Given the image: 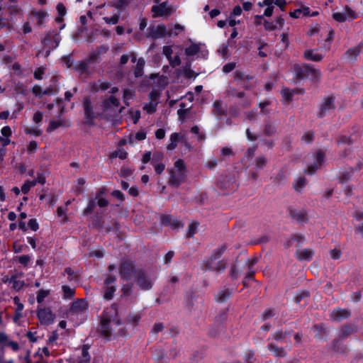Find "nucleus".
Returning <instances> with one entry per match:
<instances>
[{
    "instance_id": "obj_28",
    "label": "nucleus",
    "mask_w": 363,
    "mask_h": 363,
    "mask_svg": "<svg viewBox=\"0 0 363 363\" xmlns=\"http://www.w3.org/2000/svg\"><path fill=\"white\" fill-rule=\"evenodd\" d=\"M109 87V84L108 82H103V81H99L97 83L94 84V85L92 86V89L95 91H105L108 89Z\"/></svg>"
},
{
    "instance_id": "obj_30",
    "label": "nucleus",
    "mask_w": 363,
    "mask_h": 363,
    "mask_svg": "<svg viewBox=\"0 0 363 363\" xmlns=\"http://www.w3.org/2000/svg\"><path fill=\"white\" fill-rule=\"evenodd\" d=\"M134 96V92L133 91L125 89L123 90V100L126 106L129 105V101L132 99Z\"/></svg>"
},
{
    "instance_id": "obj_47",
    "label": "nucleus",
    "mask_w": 363,
    "mask_h": 363,
    "mask_svg": "<svg viewBox=\"0 0 363 363\" xmlns=\"http://www.w3.org/2000/svg\"><path fill=\"white\" fill-rule=\"evenodd\" d=\"M108 47L106 45L100 46L94 53L93 57H96L98 55H103L107 52Z\"/></svg>"
},
{
    "instance_id": "obj_38",
    "label": "nucleus",
    "mask_w": 363,
    "mask_h": 363,
    "mask_svg": "<svg viewBox=\"0 0 363 363\" xmlns=\"http://www.w3.org/2000/svg\"><path fill=\"white\" fill-rule=\"evenodd\" d=\"M36 185V182L26 181L21 187V191L23 194H27L30 189Z\"/></svg>"
},
{
    "instance_id": "obj_8",
    "label": "nucleus",
    "mask_w": 363,
    "mask_h": 363,
    "mask_svg": "<svg viewBox=\"0 0 363 363\" xmlns=\"http://www.w3.org/2000/svg\"><path fill=\"white\" fill-rule=\"evenodd\" d=\"M357 14L350 8L345 7L342 12H335L333 14V18L338 21L343 22L347 20L354 19L357 18Z\"/></svg>"
},
{
    "instance_id": "obj_37",
    "label": "nucleus",
    "mask_w": 363,
    "mask_h": 363,
    "mask_svg": "<svg viewBox=\"0 0 363 363\" xmlns=\"http://www.w3.org/2000/svg\"><path fill=\"white\" fill-rule=\"evenodd\" d=\"M62 291L66 298H72L75 293V289L68 286H62Z\"/></svg>"
},
{
    "instance_id": "obj_58",
    "label": "nucleus",
    "mask_w": 363,
    "mask_h": 363,
    "mask_svg": "<svg viewBox=\"0 0 363 363\" xmlns=\"http://www.w3.org/2000/svg\"><path fill=\"white\" fill-rule=\"evenodd\" d=\"M30 257L28 255H21L18 257V261L21 264L26 266L30 262Z\"/></svg>"
},
{
    "instance_id": "obj_20",
    "label": "nucleus",
    "mask_w": 363,
    "mask_h": 363,
    "mask_svg": "<svg viewBox=\"0 0 363 363\" xmlns=\"http://www.w3.org/2000/svg\"><path fill=\"white\" fill-rule=\"evenodd\" d=\"M201 45L199 44H192L185 50V54L187 57H193L198 54V52L201 50Z\"/></svg>"
},
{
    "instance_id": "obj_15",
    "label": "nucleus",
    "mask_w": 363,
    "mask_h": 363,
    "mask_svg": "<svg viewBox=\"0 0 363 363\" xmlns=\"http://www.w3.org/2000/svg\"><path fill=\"white\" fill-rule=\"evenodd\" d=\"M157 95L155 92H152L150 94V99L151 101L148 104H145L143 106V109L147 113H152L156 111L157 104L156 102Z\"/></svg>"
},
{
    "instance_id": "obj_11",
    "label": "nucleus",
    "mask_w": 363,
    "mask_h": 363,
    "mask_svg": "<svg viewBox=\"0 0 363 363\" xmlns=\"http://www.w3.org/2000/svg\"><path fill=\"white\" fill-rule=\"evenodd\" d=\"M137 284L141 289L148 290L152 286V279L145 273H140L137 278Z\"/></svg>"
},
{
    "instance_id": "obj_9",
    "label": "nucleus",
    "mask_w": 363,
    "mask_h": 363,
    "mask_svg": "<svg viewBox=\"0 0 363 363\" xmlns=\"http://www.w3.org/2000/svg\"><path fill=\"white\" fill-rule=\"evenodd\" d=\"M60 40L61 38L59 34L55 32H50L43 40V43L45 46L53 49L58 46Z\"/></svg>"
},
{
    "instance_id": "obj_34",
    "label": "nucleus",
    "mask_w": 363,
    "mask_h": 363,
    "mask_svg": "<svg viewBox=\"0 0 363 363\" xmlns=\"http://www.w3.org/2000/svg\"><path fill=\"white\" fill-rule=\"evenodd\" d=\"M90 360V356L88 353V348L84 346L82 350V356L79 359V363H89Z\"/></svg>"
},
{
    "instance_id": "obj_14",
    "label": "nucleus",
    "mask_w": 363,
    "mask_h": 363,
    "mask_svg": "<svg viewBox=\"0 0 363 363\" xmlns=\"http://www.w3.org/2000/svg\"><path fill=\"white\" fill-rule=\"evenodd\" d=\"M334 108V99L333 97L326 98L320 106V111L319 114L320 116H323L328 111L333 109Z\"/></svg>"
},
{
    "instance_id": "obj_48",
    "label": "nucleus",
    "mask_w": 363,
    "mask_h": 363,
    "mask_svg": "<svg viewBox=\"0 0 363 363\" xmlns=\"http://www.w3.org/2000/svg\"><path fill=\"white\" fill-rule=\"evenodd\" d=\"M282 96L284 99L290 101L294 95V91L288 89H285L281 92Z\"/></svg>"
},
{
    "instance_id": "obj_39",
    "label": "nucleus",
    "mask_w": 363,
    "mask_h": 363,
    "mask_svg": "<svg viewBox=\"0 0 363 363\" xmlns=\"http://www.w3.org/2000/svg\"><path fill=\"white\" fill-rule=\"evenodd\" d=\"M155 33L160 35H168L169 29L167 28L165 25L160 24L157 26Z\"/></svg>"
},
{
    "instance_id": "obj_45",
    "label": "nucleus",
    "mask_w": 363,
    "mask_h": 363,
    "mask_svg": "<svg viewBox=\"0 0 363 363\" xmlns=\"http://www.w3.org/2000/svg\"><path fill=\"white\" fill-rule=\"evenodd\" d=\"M57 12H58L59 15L60 16V17H58L57 18V21H62V17L64 16L66 14L65 6L62 4H58L57 6Z\"/></svg>"
},
{
    "instance_id": "obj_53",
    "label": "nucleus",
    "mask_w": 363,
    "mask_h": 363,
    "mask_svg": "<svg viewBox=\"0 0 363 363\" xmlns=\"http://www.w3.org/2000/svg\"><path fill=\"white\" fill-rule=\"evenodd\" d=\"M28 226L33 231H36L39 228V225L36 219H30Z\"/></svg>"
},
{
    "instance_id": "obj_32",
    "label": "nucleus",
    "mask_w": 363,
    "mask_h": 363,
    "mask_svg": "<svg viewBox=\"0 0 363 363\" xmlns=\"http://www.w3.org/2000/svg\"><path fill=\"white\" fill-rule=\"evenodd\" d=\"M129 117L134 124L137 123L139 118H140V111L133 108L129 111Z\"/></svg>"
},
{
    "instance_id": "obj_40",
    "label": "nucleus",
    "mask_w": 363,
    "mask_h": 363,
    "mask_svg": "<svg viewBox=\"0 0 363 363\" xmlns=\"http://www.w3.org/2000/svg\"><path fill=\"white\" fill-rule=\"evenodd\" d=\"M199 227V223L197 222H191L189 225L188 228V236L192 237L197 231V228Z\"/></svg>"
},
{
    "instance_id": "obj_29",
    "label": "nucleus",
    "mask_w": 363,
    "mask_h": 363,
    "mask_svg": "<svg viewBox=\"0 0 363 363\" xmlns=\"http://www.w3.org/2000/svg\"><path fill=\"white\" fill-rule=\"evenodd\" d=\"M184 28L180 24H175L173 28H169L168 36L177 35L184 30Z\"/></svg>"
},
{
    "instance_id": "obj_23",
    "label": "nucleus",
    "mask_w": 363,
    "mask_h": 363,
    "mask_svg": "<svg viewBox=\"0 0 363 363\" xmlns=\"http://www.w3.org/2000/svg\"><path fill=\"white\" fill-rule=\"evenodd\" d=\"M17 278H18V275H16V274L13 275L9 280V283L12 284V287L15 290L18 291L21 289H22V287L24 285V283L23 281L18 280Z\"/></svg>"
},
{
    "instance_id": "obj_42",
    "label": "nucleus",
    "mask_w": 363,
    "mask_h": 363,
    "mask_svg": "<svg viewBox=\"0 0 363 363\" xmlns=\"http://www.w3.org/2000/svg\"><path fill=\"white\" fill-rule=\"evenodd\" d=\"M359 53V49L358 48H354L352 49H350L347 50L346 55L349 60H353L356 58V57Z\"/></svg>"
},
{
    "instance_id": "obj_13",
    "label": "nucleus",
    "mask_w": 363,
    "mask_h": 363,
    "mask_svg": "<svg viewBox=\"0 0 363 363\" xmlns=\"http://www.w3.org/2000/svg\"><path fill=\"white\" fill-rule=\"evenodd\" d=\"M120 272L122 278L126 280L130 279L133 272V264L128 262H123L121 266Z\"/></svg>"
},
{
    "instance_id": "obj_18",
    "label": "nucleus",
    "mask_w": 363,
    "mask_h": 363,
    "mask_svg": "<svg viewBox=\"0 0 363 363\" xmlns=\"http://www.w3.org/2000/svg\"><path fill=\"white\" fill-rule=\"evenodd\" d=\"M87 309V305L83 299L74 301L72 306V311L74 313L84 312Z\"/></svg>"
},
{
    "instance_id": "obj_46",
    "label": "nucleus",
    "mask_w": 363,
    "mask_h": 363,
    "mask_svg": "<svg viewBox=\"0 0 363 363\" xmlns=\"http://www.w3.org/2000/svg\"><path fill=\"white\" fill-rule=\"evenodd\" d=\"M104 20L108 24L115 25L118 22L119 16L117 14H115L111 17H104Z\"/></svg>"
},
{
    "instance_id": "obj_57",
    "label": "nucleus",
    "mask_w": 363,
    "mask_h": 363,
    "mask_svg": "<svg viewBox=\"0 0 363 363\" xmlns=\"http://www.w3.org/2000/svg\"><path fill=\"white\" fill-rule=\"evenodd\" d=\"M45 69L43 67H40L37 69L34 72V77L37 79H41L43 75L44 74Z\"/></svg>"
},
{
    "instance_id": "obj_6",
    "label": "nucleus",
    "mask_w": 363,
    "mask_h": 363,
    "mask_svg": "<svg viewBox=\"0 0 363 363\" xmlns=\"http://www.w3.org/2000/svg\"><path fill=\"white\" fill-rule=\"evenodd\" d=\"M175 11L176 9L172 5H169L167 1L162 2L160 4L154 5L152 7V16L154 18L167 17Z\"/></svg>"
},
{
    "instance_id": "obj_60",
    "label": "nucleus",
    "mask_w": 363,
    "mask_h": 363,
    "mask_svg": "<svg viewBox=\"0 0 363 363\" xmlns=\"http://www.w3.org/2000/svg\"><path fill=\"white\" fill-rule=\"evenodd\" d=\"M32 91H33V94H34L35 96H42L43 94H46V93H47L46 91H45V92H43H43H42V91H41V87H40V86H37V85H35V86H34L33 87Z\"/></svg>"
},
{
    "instance_id": "obj_26",
    "label": "nucleus",
    "mask_w": 363,
    "mask_h": 363,
    "mask_svg": "<svg viewBox=\"0 0 363 363\" xmlns=\"http://www.w3.org/2000/svg\"><path fill=\"white\" fill-rule=\"evenodd\" d=\"M152 164L157 174H161L165 169V164L162 162H157L156 158L152 160Z\"/></svg>"
},
{
    "instance_id": "obj_24",
    "label": "nucleus",
    "mask_w": 363,
    "mask_h": 363,
    "mask_svg": "<svg viewBox=\"0 0 363 363\" xmlns=\"http://www.w3.org/2000/svg\"><path fill=\"white\" fill-rule=\"evenodd\" d=\"M181 136L177 133H174L170 136V143L167 145V148L169 150H174L177 145L178 141L180 140Z\"/></svg>"
},
{
    "instance_id": "obj_16",
    "label": "nucleus",
    "mask_w": 363,
    "mask_h": 363,
    "mask_svg": "<svg viewBox=\"0 0 363 363\" xmlns=\"http://www.w3.org/2000/svg\"><path fill=\"white\" fill-rule=\"evenodd\" d=\"M84 110L86 122L90 123L94 118V111L89 99H85L84 101Z\"/></svg>"
},
{
    "instance_id": "obj_4",
    "label": "nucleus",
    "mask_w": 363,
    "mask_h": 363,
    "mask_svg": "<svg viewBox=\"0 0 363 363\" xmlns=\"http://www.w3.org/2000/svg\"><path fill=\"white\" fill-rule=\"evenodd\" d=\"M110 313L116 314V308L111 306L110 308H107L104 311L101 322L99 326V330L105 337H108L111 334V328L109 325L111 323V318L109 315Z\"/></svg>"
},
{
    "instance_id": "obj_54",
    "label": "nucleus",
    "mask_w": 363,
    "mask_h": 363,
    "mask_svg": "<svg viewBox=\"0 0 363 363\" xmlns=\"http://www.w3.org/2000/svg\"><path fill=\"white\" fill-rule=\"evenodd\" d=\"M1 137L9 138L11 135V128L9 126H4L1 128Z\"/></svg>"
},
{
    "instance_id": "obj_62",
    "label": "nucleus",
    "mask_w": 363,
    "mask_h": 363,
    "mask_svg": "<svg viewBox=\"0 0 363 363\" xmlns=\"http://www.w3.org/2000/svg\"><path fill=\"white\" fill-rule=\"evenodd\" d=\"M8 342H9V339L8 335L3 332L0 333V343L7 345Z\"/></svg>"
},
{
    "instance_id": "obj_21",
    "label": "nucleus",
    "mask_w": 363,
    "mask_h": 363,
    "mask_svg": "<svg viewBox=\"0 0 363 363\" xmlns=\"http://www.w3.org/2000/svg\"><path fill=\"white\" fill-rule=\"evenodd\" d=\"M289 211L290 216L296 220L301 221L305 217V212L302 210L290 208Z\"/></svg>"
},
{
    "instance_id": "obj_44",
    "label": "nucleus",
    "mask_w": 363,
    "mask_h": 363,
    "mask_svg": "<svg viewBox=\"0 0 363 363\" xmlns=\"http://www.w3.org/2000/svg\"><path fill=\"white\" fill-rule=\"evenodd\" d=\"M31 15L35 16L37 18L38 23L39 24H41L43 23V21L44 20V18L46 16V13L42 11H32Z\"/></svg>"
},
{
    "instance_id": "obj_2",
    "label": "nucleus",
    "mask_w": 363,
    "mask_h": 363,
    "mask_svg": "<svg viewBox=\"0 0 363 363\" xmlns=\"http://www.w3.org/2000/svg\"><path fill=\"white\" fill-rule=\"evenodd\" d=\"M169 172L170 184L178 187L186 179V171L184 162L182 160H177Z\"/></svg>"
},
{
    "instance_id": "obj_35",
    "label": "nucleus",
    "mask_w": 363,
    "mask_h": 363,
    "mask_svg": "<svg viewBox=\"0 0 363 363\" xmlns=\"http://www.w3.org/2000/svg\"><path fill=\"white\" fill-rule=\"evenodd\" d=\"M62 125H63V123L61 120L51 121L50 122L49 126L47 128V131L48 133L52 132L53 130H56L57 128L62 126Z\"/></svg>"
},
{
    "instance_id": "obj_61",
    "label": "nucleus",
    "mask_w": 363,
    "mask_h": 363,
    "mask_svg": "<svg viewBox=\"0 0 363 363\" xmlns=\"http://www.w3.org/2000/svg\"><path fill=\"white\" fill-rule=\"evenodd\" d=\"M266 162L267 161L264 157H259L256 160V167L259 169L262 168L265 165Z\"/></svg>"
},
{
    "instance_id": "obj_55",
    "label": "nucleus",
    "mask_w": 363,
    "mask_h": 363,
    "mask_svg": "<svg viewBox=\"0 0 363 363\" xmlns=\"http://www.w3.org/2000/svg\"><path fill=\"white\" fill-rule=\"evenodd\" d=\"M94 208V202L93 201H90L88 203L86 208L84 211V213L85 215L90 214Z\"/></svg>"
},
{
    "instance_id": "obj_64",
    "label": "nucleus",
    "mask_w": 363,
    "mask_h": 363,
    "mask_svg": "<svg viewBox=\"0 0 363 363\" xmlns=\"http://www.w3.org/2000/svg\"><path fill=\"white\" fill-rule=\"evenodd\" d=\"M58 338V334L56 331L53 332L48 338V342L50 344H53L56 342Z\"/></svg>"
},
{
    "instance_id": "obj_27",
    "label": "nucleus",
    "mask_w": 363,
    "mask_h": 363,
    "mask_svg": "<svg viewBox=\"0 0 363 363\" xmlns=\"http://www.w3.org/2000/svg\"><path fill=\"white\" fill-rule=\"evenodd\" d=\"M214 113L216 116H221L225 111V107L220 101H216L213 104Z\"/></svg>"
},
{
    "instance_id": "obj_7",
    "label": "nucleus",
    "mask_w": 363,
    "mask_h": 363,
    "mask_svg": "<svg viewBox=\"0 0 363 363\" xmlns=\"http://www.w3.org/2000/svg\"><path fill=\"white\" fill-rule=\"evenodd\" d=\"M38 317L41 323L44 325H50L53 323L55 315L50 308H40L38 311Z\"/></svg>"
},
{
    "instance_id": "obj_1",
    "label": "nucleus",
    "mask_w": 363,
    "mask_h": 363,
    "mask_svg": "<svg viewBox=\"0 0 363 363\" xmlns=\"http://www.w3.org/2000/svg\"><path fill=\"white\" fill-rule=\"evenodd\" d=\"M118 91L117 87H112L109 94L111 95L104 98L101 103L102 113L107 118L117 117L124 109L123 106H120L118 99L116 98L114 94Z\"/></svg>"
},
{
    "instance_id": "obj_10",
    "label": "nucleus",
    "mask_w": 363,
    "mask_h": 363,
    "mask_svg": "<svg viewBox=\"0 0 363 363\" xmlns=\"http://www.w3.org/2000/svg\"><path fill=\"white\" fill-rule=\"evenodd\" d=\"M163 55L167 57L169 60V64L173 66H179L181 64V60L179 55H175L174 57H172L173 53V49L172 46H164L163 47Z\"/></svg>"
},
{
    "instance_id": "obj_56",
    "label": "nucleus",
    "mask_w": 363,
    "mask_h": 363,
    "mask_svg": "<svg viewBox=\"0 0 363 363\" xmlns=\"http://www.w3.org/2000/svg\"><path fill=\"white\" fill-rule=\"evenodd\" d=\"M235 67V63H233V62L228 63L223 66V71L225 73H228V72H231L232 70H233Z\"/></svg>"
},
{
    "instance_id": "obj_41",
    "label": "nucleus",
    "mask_w": 363,
    "mask_h": 363,
    "mask_svg": "<svg viewBox=\"0 0 363 363\" xmlns=\"http://www.w3.org/2000/svg\"><path fill=\"white\" fill-rule=\"evenodd\" d=\"M306 184V179L303 177L298 178L294 183V188L296 191H300Z\"/></svg>"
},
{
    "instance_id": "obj_50",
    "label": "nucleus",
    "mask_w": 363,
    "mask_h": 363,
    "mask_svg": "<svg viewBox=\"0 0 363 363\" xmlns=\"http://www.w3.org/2000/svg\"><path fill=\"white\" fill-rule=\"evenodd\" d=\"M13 302H14V304L17 307V312H18V315H21V312L23 311V303H21L20 302V299L18 297H14L13 298Z\"/></svg>"
},
{
    "instance_id": "obj_33",
    "label": "nucleus",
    "mask_w": 363,
    "mask_h": 363,
    "mask_svg": "<svg viewBox=\"0 0 363 363\" xmlns=\"http://www.w3.org/2000/svg\"><path fill=\"white\" fill-rule=\"evenodd\" d=\"M116 291V287L113 286H107L105 289L104 298L106 300H111L113 297V294Z\"/></svg>"
},
{
    "instance_id": "obj_25",
    "label": "nucleus",
    "mask_w": 363,
    "mask_h": 363,
    "mask_svg": "<svg viewBox=\"0 0 363 363\" xmlns=\"http://www.w3.org/2000/svg\"><path fill=\"white\" fill-rule=\"evenodd\" d=\"M127 155L128 153L124 149L118 148L110 154V157L112 159L118 157L121 160H124L127 157Z\"/></svg>"
},
{
    "instance_id": "obj_19",
    "label": "nucleus",
    "mask_w": 363,
    "mask_h": 363,
    "mask_svg": "<svg viewBox=\"0 0 363 363\" xmlns=\"http://www.w3.org/2000/svg\"><path fill=\"white\" fill-rule=\"evenodd\" d=\"M304 56L307 60L314 62H319L323 57V55L319 54L316 50H308L306 51Z\"/></svg>"
},
{
    "instance_id": "obj_36",
    "label": "nucleus",
    "mask_w": 363,
    "mask_h": 363,
    "mask_svg": "<svg viewBox=\"0 0 363 363\" xmlns=\"http://www.w3.org/2000/svg\"><path fill=\"white\" fill-rule=\"evenodd\" d=\"M268 348L276 356H283V355H284V350L281 348H279V347H278L277 346H276V345H274L273 344H269L268 345Z\"/></svg>"
},
{
    "instance_id": "obj_43",
    "label": "nucleus",
    "mask_w": 363,
    "mask_h": 363,
    "mask_svg": "<svg viewBox=\"0 0 363 363\" xmlns=\"http://www.w3.org/2000/svg\"><path fill=\"white\" fill-rule=\"evenodd\" d=\"M145 65V61L143 59H139L137 62V66L135 70V75L139 77L142 75V70Z\"/></svg>"
},
{
    "instance_id": "obj_12",
    "label": "nucleus",
    "mask_w": 363,
    "mask_h": 363,
    "mask_svg": "<svg viewBox=\"0 0 363 363\" xmlns=\"http://www.w3.org/2000/svg\"><path fill=\"white\" fill-rule=\"evenodd\" d=\"M350 315V313L347 310L340 308L334 309L330 313V318L335 321H340Z\"/></svg>"
},
{
    "instance_id": "obj_5",
    "label": "nucleus",
    "mask_w": 363,
    "mask_h": 363,
    "mask_svg": "<svg viewBox=\"0 0 363 363\" xmlns=\"http://www.w3.org/2000/svg\"><path fill=\"white\" fill-rule=\"evenodd\" d=\"M296 74L299 78L305 77H310L312 80L316 81L320 77V72L313 67L306 65L301 69L299 66L295 67Z\"/></svg>"
},
{
    "instance_id": "obj_52",
    "label": "nucleus",
    "mask_w": 363,
    "mask_h": 363,
    "mask_svg": "<svg viewBox=\"0 0 363 363\" xmlns=\"http://www.w3.org/2000/svg\"><path fill=\"white\" fill-rule=\"evenodd\" d=\"M48 295V291L40 290L39 291L37 295V301L38 303H41L43 301L44 298Z\"/></svg>"
},
{
    "instance_id": "obj_63",
    "label": "nucleus",
    "mask_w": 363,
    "mask_h": 363,
    "mask_svg": "<svg viewBox=\"0 0 363 363\" xmlns=\"http://www.w3.org/2000/svg\"><path fill=\"white\" fill-rule=\"evenodd\" d=\"M290 16L294 18H298L303 16L302 13H301V9L300 8L294 10V11L291 12Z\"/></svg>"
},
{
    "instance_id": "obj_49",
    "label": "nucleus",
    "mask_w": 363,
    "mask_h": 363,
    "mask_svg": "<svg viewBox=\"0 0 363 363\" xmlns=\"http://www.w3.org/2000/svg\"><path fill=\"white\" fill-rule=\"evenodd\" d=\"M24 131L26 134H31L35 136H39L42 134V131L38 128H26Z\"/></svg>"
},
{
    "instance_id": "obj_59",
    "label": "nucleus",
    "mask_w": 363,
    "mask_h": 363,
    "mask_svg": "<svg viewBox=\"0 0 363 363\" xmlns=\"http://www.w3.org/2000/svg\"><path fill=\"white\" fill-rule=\"evenodd\" d=\"M66 211L67 208L64 207H58L57 210V216L60 217H62L64 220H66Z\"/></svg>"
},
{
    "instance_id": "obj_22",
    "label": "nucleus",
    "mask_w": 363,
    "mask_h": 363,
    "mask_svg": "<svg viewBox=\"0 0 363 363\" xmlns=\"http://www.w3.org/2000/svg\"><path fill=\"white\" fill-rule=\"evenodd\" d=\"M313 255V252L310 249H303L298 252V257L300 259L310 260Z\"/></svg>"
},
{
    "instance_id": "obj_31",
    "label": "nucleus",
    "mask_w": 363,
    "mask_h": 363,
    "mask_svg": "<svg viewBox=\"0 0 363 363\" xmlns=\"http://www.w3.org/2000/svg\"><path fill=\"white\" fill-rule=\"evenodd\" d=\"M231 292L228 289H224L219 291L217 294L216 298L218 301H224L230 297Z\"/></svg>"
},
{
    "instance_id": "obj_51",
    "label": "nucleus",
    "mask_w": 363,
    "mask_h": 363,
    "mask_svg": "<svg viewBox=\"0 0 363 363\" xmlns=\"http://www.w3.org/2000/svg\"><path fill=\"white\" fill-rule=\"evenodd\" d=\"M43 117V113L40 111H37L33 115V121L35 123L38 124L42 121Z\"/></svg>"
},
{
    "instance_id": "obj_17",
    "label": "nucleus",
    "mask_w": 363,
    "mask_h": 363,
    "mask_svg": "<svg viewBox=\"0 0 363 363\" xmlns=\"http://www.w3.org/2000/svg\"><path fill=\"white\" fill-rule=\"evenodd\" d=\"M325 157V154L319 151L317 152L316 155V160L314 165L308 167L307 170L306 171L308 174H313L316 169L318 168V167L321 164V163L323 162Z\"/></svg>"
},
{
    "instance_id": "obj_3",
    "label": "nucleus",
    "mask_w": 363,
    "mask_h": 363,
    "mask_svg": "<svg viewBox=\"0 0 363 363\" xmlns=\"http://www.w3.org/2000/svg\"><path fill=\"white\" fill-rule=\"evenodd\" d=\"M225 250V246H220L214 250L210 258L206 261V264L208 269L219 272L223 271L226 268L227 264L225 260L223 259L217 261V259L223 254Z\"/></svg>"
}]
</instances>
